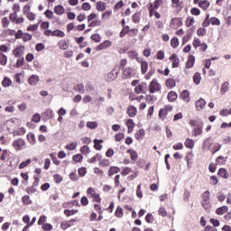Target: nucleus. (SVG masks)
Listing matches in <instances>:
<instances>
[{
	"label": "nucleus",
	"instance_id": "6e6d98bb",
	"mask_svg": "<svg viewBox=\"0 0 231 231\" xmlns=\"http://www.w3.org/2000/svg\"><path fill=\"white\" fill-rule=\"evenodd\" d=\"M32 163L31 159H27L25 162H23L19 164V169H24V167H28Z\"/></svg>",
	"mask_w": 231,
	"mask_h": 231
},
{
	"label": "nucleus",
	"instance_id": "de8ad7c7",
	"mask_svg": "<svg viewBox=\"0 0 231 231\" xmlns=\"http://www.w3.org/2000/svg\"><path fill=\"white\" fill-rule=\"evenodd\" d=\"M209 23L213 25V26H219L221 24V22L219 21L218 18L216 17H211L209 19Z\"/></svg>",
	"mask_w": 231,
	"mask_h": 231
},
{
	"label": "nucleus",
	"instance_id": "393cba45",
	"mask_svg": "<svg viewBox=\"0 0 231 231\" xmlns=\"http://www.w3.org/2000/svg\"><path fill=\"white\" fill-rule=\"evenodd\" d=\"M58 46L60 50H68L69 48V43H68V42L65 40H61L59 42Z\"/></svg>",
	"mask_w": 231,
	"mask_h": 231
},
{
	"label": "nucleus",
	"instance_id": "f704fd0d",
	"mask_svg": "<svg viewBox=\"0 0 231 231\" xmlns=\"http://www.w3.org/2000/svg\"><path fill=\"white\" fill-rule=\"evenodd\" d=\"M166 87L169 89H172V88L176 87V81L174 79H167L166 80Z\"/></svg>",
	"mask_w": 231,
	"mask_h": 231
},
{
	"label": "nucleus",
	"instance_id": "13d9d810",
	"mask_svg": "<svg viewBox=\"0 0 231 231\" xmlns=\"http://www.w3.org/2000/svg\"><path fill=\"white\" fill-rule=\"evenodd\" d=\"M129 30H130L129 25L125 26L123 28V30L121 31L119 36L120 37H125V35H127V33H129Z\"/></svg>",
	"mask_w": 231,
	"mask_h": 231
},
{
	"label": "nucleus",
	"instance_id": "e2e57ef3",
	"mask_svg": "<svg viewBox=\"0 0 231 231\" xmlns=\"http://www.w3.org/2000/svg\"><path fill=\"white\" fill-rule=\"evenodd\" d=\"M22 39H23V42H28V41H32V34H30L28 32H23V36Z\"/></svg>",
	"mask_w": 231,
	"mask_h": 231
},
{
	"label": "nucleus",
	"instance_id": "b1692460",
	"mask_svg": "<svg viewBox=\"0 0 231 231\" xmlns=\"http://www.w3.org/2000/svg\"><path fill=\"white\" fill-rule=\"evenodd\" d=\"M120 172V168L116 166H110L108 170V176H114V174H118Z\"/></svg>",
	"mask_w": 231,
	"mask_h": 231
},
{
	"label": "nucleus",
	"instance_id": "1a4fd4ad",
	"mask_svg": "<svg viewBox=\"0 0 231 231\" xmlns=\"http://www.w3.org/2000/svg\"><path fill=\"white\" fill-rule=\"evenodd\" d=\"M113 46V43L110 41H105L102 43H100L97 48V51H102V50H107V48H111Z\"/></svg>",
	"mask_w": 231,
	"mask_h": 231
},
{
	"label": "nucleus",
	"instance_id": "680f3d73",
	"mask_svg": "<svg viewBox=\"0 0 231 231\" xmlns=\"http://www.w3.org/2000/svg\"><path fill=\"white\" fill-rule=\"evenodd\" d=\"M194 23H195L194 17H189V18H187V21H186V26L188 28H190V26L194 25Z\"/></svg>",
	"mask_w": 231,
	"mask_h": 231
},
{
	"label": "nucleus",
	"instance_id": "ea45409f",
	"mask_svg": "<svg viewBox=\"0 0 231 231\" xmlns=\"http://www.w3.org/2000/svg\"><path fill=\"white\" fill-rule=\"evenodd\" d=\"M14 134H15L16 136H23V135L26 134V128H24V127L18 128V129L14 132Z\"/></svg>",
	"mask_w": 231,
	"mask_h": 231
},
{
	"label": "nucleus",
	"instance_id": "bb28decb",
	"mask_svg": "<svg viewBox=\"0 0 231 231\" xmlns=\"http://www.w3.org/2000/svg\"><path fill=\"white\" fill-rule=\"evenodd\" d=\"M102 160V154H96L95 156L91 157L88 160V163H97V162H100Z\"/></svg>",
	"mask_w": 231,
	"mask_h": 231
},
{
	"label": "nucleus",
	"instance_id": "a19ab883",
	"mask_svg": "<svg viewBox=\"0 0 231 231\" xmlns=\"http://www.w3.org/2000/svg\"><path fill=\"white\" fill-rule=\"evenodd\" d=\"M75 91H78L79 93H84L86 91V88H84V84L80 83L74 87Z\"/></svg>",
	"mask_w": 231,
	"mask_h": 231
},
{
	"label": "nucleus",
	"instance_id": "f257e3e1",
	"mask_svg": "<svg viewBox=\"0 0 231 231\" xmlns=\"http://www.w3.org/2000/svg\"><path fill=\"white\" fill-rule=\"evenodd\" d=\"M201 205L203 208L210 212V209L212 208V202H210V191L206 190L202 195H201Z\"/></svg>",
	"mask_w": 231,
	"mask_h": 231
},
{
	"label": "nucleus",
	"instance_id": "79ce46f5",
	"mask_svg": "<svg viewBox=\"0 0 231 231\" xmlns=\"http://www.w3.org/2000/svg\"><path fill=\"white\" fill-rule=\"evenodd\" d=\"M193 80L195 84L199 86V84H200L201 82V74H199V72L195 73V75L193 76Z\"/></svg>",
	"mask_w": 231,
	"mask_h": 231
},
{
	"label": "nucleus",
	"instance_id": "423d86ee",
	"mask_svg": "<svg viewBox=\"0 0 231 231\" xmlns=\"http://www.w3.org/2000/svg\"><path fill=\"white\" fill-rule=\"evenodd\" d=\"M135 75H136V71L134 70V69L131 67L125 68L123 70V77L125 79H132V77H134Z\"/></svg>",
	"mask_w": 231,
	"mask_h": 231
},
{
	"label": "nucleus",
	"instance_id": "864d4df0",
	"mask_svg": "<svg viewBox=\"0 0 231 231\" xmlns=\"http://www.w3.org/2000/svg\"><path fill=\"white\" fill-rule=\"evenodd\" d=\"M81 154H89L91 152V150L89 149V146L84 145L80 148Z\"/></svg>",
	"mask_w": 231,
	"mask_h": 231
},
{
	"label": "nucleus",
	"instance_id": "9d476101",
	"mask_svg": "<svg viewBox=\"0 0 231 231\" xmlns=\"http://www.w3.org/2000/svg\"><path fill=\"white\" fill-rule=\"evenodd\" d=\"M126 113L128 115V116H130V118H134V116H136L138 110L136 109V107L134 106H129Z\"/></svg>",
	"mask_w": 231,
	"mask_h": 231
},
{
	"label": "nucleus",
	"instance_id": "aec40b11",
	"mask_svg": "<svg viewBox=\"0 0 231 231\" xmlns=\"http://www.w3.org/2000/svg\"><path fill=\"white\" fill-rule=\"evenodd\" d=\"M131 156V160L133 162H136L138 160V152L133 149H129L126 152Z\"/></svg>",
	"mask_w": 231,
	"mask_h": 231
},
{
	"label": "nucleus",
	"instance_id": "2eb2a0df",
	"mask_svg": "<svg viewBox=\"0 0 231 231\" xmlns=\"http://www.w3.org/2000/svg\"><path fill=\"white\" fill-rule=\"evenodd\" d=\"M9 106H5V113H14L15 111V101H8Z\"/></svg>",
	"mask_w": 231,
	"mask_h": 231
},
{
	"label": "nucleus",
	"instance_id": "5fc2aeb1",
	"mask_svg": "<svg viewBox=\"0 0 231 231\" xmlns=\"http://www.w3.org/2000/svg\"><path fill=\"white\" fill-rule=\"evenodd\" d=\"M162 4H163V0H155L152 5V9L158 10V8H160V6H162Z\"/></svg>",
	"mask_w": 231,
	"mask_h": 231
},
{
	"label": "nucleus",
	"instance_id": "2f4dec72",
	"mask_svg": "<svg viewBox=\"0 0 231 231\" xmlns=\"http://www.w3.org/2000/svg\"><path fill=\"white\" fill-rule=\"evenodd\" d=\"M177 98H178V94H176V92H174V91L169 92V94H168L169 102H174L177 100Z\"/></svg>",
	"mask_w": 231,
	"mask_h": 231
},
{
	"label": "nucleus",
	"instance_id": "338daca9",
	"mask_svg": "<svg viewBox=\"0 0 231 231\" xmlns=\"http://www.w3.org/2000/svg\"><path fill=\"white\" fill-rule=\"evenodd\" d=\"M46 45H44V43H37L35 45V50L36 51H42V50H45Z\"/></svg>",
	"mask_w": 231,
	"mask_h": 231
},
{
	"label": "nucleus",
	"instance_id": "6ab92c4d",
	"mask_svg": "<svg viewBox=\"0 0 231 231\" xmlns=\"http://www.w3.org/2000/svg\"><path fill=\"white\" fill-rule=\"evenodd\" d=\"M196 62V57L193 55H190L186 62V68L190 69L194 66V63Z\"/></svg>",
	"mask_w": 231,
	"mask_h": 231
},
{
	"label": "nucleus",
	"instance_id": "7c9ffc66",
	"mask_svg": "<svg viewBox=\"0 0 231 231\" xmlns=\"http://www.w3.org/2000/svg\"><path fill=\"white\" fill-rule=\"evenodd\" d=\"M199 8H202V10H207L208 6H210V2L207 0L199 1Z\"/></svg>",
	"mask_w": 231,
	"mask_h": 231
},
{
	"label": "nucleus",
	"instance_id": "0e129e2a",
	"mask_svg": "<svg viewBox=\"0 0 231 231\" xmlns=\"http://www.w3.org/2000/svg\"><path fill=\"white\" fill-rule=\"evenodd\" d=\"M77 143H69V144H67L66 145V149L68 151H75L77 149Z\"/></svg>",
	"mask_w": 231,
	"mask_h": 231
},
{
	"label": "nucleus",
	"instance_id": "f3484780",
	"mask_svg": "<svg viewBox=\"0 0 231 231\" xmlns=\"http://www.w3.org/2000/svg\"><path fill=\"white\" fill-rule=\"evenodd\" d=\"M39 80H40L39 76L32 75L29 78V84H30V86H37Z\"/></svg>",
	"mask_w": 231,
	"mask_h": 231
},
{
	"label": "nucleus",
	"instance_id": "e433bc0d",
	"mask_svg": "<svg viewBox=\"0 0 231 231\" xmlns=\"http://www.w3.org/2000/svg\"><path fill=\"white\" fill-rule=\"evenodd\" d=\"M65 33H64V32H62V31H60V30H59V29H57V30H55V31H52V37H65Z\"/></svg>",
	"mask_w": 231,
	"mask_h": 231
},
{
	"label": "nucleus",
	"instance_id": "412c9836",
	"mask_svg": "<svg viewBox=\"0 0 231 231\" xmlns=\"http://www.w3.org/2000/svg\"><path fill=\"white\" fill-rule=\"evenodd\" d=\"M64 12H66V10L62 5H56L54 7V14H56L57 15H64Z\"/></svg>",
	"mask_w": 231,
	"mask_h": 231
},
{
	"label": "nucleus",
	"instance_id": "c9c22d12",
	"mask_svg": "<svg viewBox=\"0 0 231 231\" xmlns=\"http://www.w3.org/2000/svg\"><path fill=\"white\" fill-rule=\"evenodd\" d=\"M96 8L97 12H104V10H106V4L104 2H97Z\"/></svg>",
	"mask_w": 231,
	"mask_h": 231
},
{
	"label": "nucleus",
	"instance_id": "c85d7f7f",
	"mask_svg": "<svg viewBox=\"0 0 231 231\" xmlns=\"http://www.w3.org/2000/svg\"><path fill=\"white\" fill-rule=\"evenodd\" d=\"M147 69H149V62L147 61H141V71L143 75L147 73Z\"/></svg>",
	"mask_w": 231,
	"mask_h": 231
},
{
	"label": "nucleus",
	"instance_id": "49530a36",
	"mask_svg": "<svg viewBox=\"0 0 231 231\" xmlns=\"http://www.w3.org/2000/svg\"><path fill=\"white\" fill-rule=\"evenodd\" d=\"M217 199L220 203H223V201H225V199H226V196L222 191H219L218 193H217Z\"/></svg>",
	"mask_w": 231,
	"mask_h": 231
},
{
	"label": "nucleus",
	"instance_id": "cd10ccee",
	"mask_svg": "<svg viewBox=\"0 0 231 231\" xmlns=\"http://www.w3.org/2000/svg\"><path fill=\"white\" fill-rule=\"evenodd\" d=\"M185 147H187V149H194V140L190 139V138H187L185 143H184Z\"/></svg>",
	"mask_w": 231,
	"mask_h": 231
},
{
	"label": "nucleus",
	"instance_id": "dca6fc26",
	"mask_svg": "<svg viewBox=\"0 0 231 231\" xmlns=\"http://www.w3.org/2000/svg\"><path fill=\"white\" fill-rule=\"evenodd\" d=\"M118 73L119 71L114 69L110 73H108L107 80H109V82L115 80V79L118 77Z\"/></svg>",
	"mask_w": 231,
	"mask_h": 231
},
{
	"label": "nucleus",
	"instance_id": "69168bd1",
	"mask_svg": "<svg viewBox=\"0 0 231 231\" xmlns=\"http://www.w3.org/2000/svg\"><path fill=\"white\" fill-rule=\"evenodd\" d=\"M32 122H34L35 124H39V122H41V115L34 114L32 117Z\"/></svg>",
	"mask_w": 231,
	"mask_h": 231
},
{
	"label": "nucleus",
	"instance_id": "c756f323",
	"mask_svg": "<svg viewBox=\"0 0 231 231\" xmlns=\"http://www.w3.org/2000/svg\"><path fill=\"white\" fill-rule=\"evenodd\" d=\"M102 143H104V140H94V147L97 151H102Z\"/></svg>",
	"mask_w": 231,
	"mask_h": 231
},
{
	"label": "nucleus",
	"instance_id": "c03bdc74",
	"mask_svg": "<svg viewBox=\"0 0 231 231\" xmlns=\"http://www.w3.org/2000/svg\"><path fill=\"white\" fill-rule=\"evenodd\" d=\"M145 136V131L143 129H140L136 134H135V138L136 140H142Z\"/></svg>",
	"mask_w": 231,
	"mask_h": 231
},
{
	"label": "nucleus",
	"instance_id": "4c0bfd02",
	"mask_svg": "<svg viewBox=\"0 0 231 231\" xmlns=\"http://www.w3.org/2000/svg\"><path fill=\"white\" fill-rule=\"evenodd\" d=\"M115 216L116 217H124V208L118 206L116 210Z\"/></svg>",
	"mask_w": 231,
	"mask_h": 231
},
{
	"label": "nucleus",
	"instance_id": "a211bd4d",
	"mask_svg": "<svg viewBox=\"0 0 231 231\" xmlns=\"http://www.w3.org/2000/svg\"><path fill=\"white\" fill-rule=\"evenodd\" d=\"M42 116L46 120H50V119L53 118V116H54L53 110H51V109L45 110L42 114Z\"/></svg>",
	"mask_w": 231,
	"mask_h": 231
},
{
	"label": "nucleus",
	"instance_id": "20e7f679",
	"mask_svg": "<svg viewBox=\"0 0 231 231\" xmlns=\"http://www.w3.org/2000/svg\"><path fill=\"white\" fill-rule=\"evenodd\" d=\"M171 28H173V30H178L180 26H183V18L181 17H175L172 18L170 23Z\"/></svg>",
	"mask_w": 231,
	"mask_h": 231
},
{
	"label": "nucleus",
	"instance_id": "473e14b6",
	"mask_svg": "<svg viewBox=\"0 0 231 231\" xmlns=\"http://www.w3.org/2000/svg\"><path fill=\"white\" fill-rule=\"evenodd\" d=\"M86 126L88 129H97V127H98V123L96 121H88L87 122Z\"/></svg>",
	"mask_w": 231,
	"mask_h": 231
},
{
	"label": "nucleus",
	"instance_id": "9b49d317",
	"mask_svg": "<svg viewBox=\"0 0 231 231\" xmlns=\"http://www.w3.org/2000/svg\"><path fill=\"white\" fill-rule=\"evenodd\" d=\"M203 134V122L199 123V125H198L197 128H193L192 135L193 136H199Z\"/></svg>",
	"mask_w": 231,
	"mask_h": 231
},
{
	"label": "nucleus",
	"instance_id": "052dcab7",
	"mask_svg": "<svg viewBox=\"0 0 231 231\" xmlns=\"http://www.w3.org/2000/svg\"><path fill=\"white\" fill-rule=\"evenodd\" d=\"M2 26L3 28H8V26H10V20H8V17H4L2 19Z\"/></svg>",
	"mask_w": 231,
	"mask_h": 231
},
{
	"label": "nucleus",
	"instance_id": "603ef678",
	"mask_svg": "<svg viewBox=\"0 0 231 231\" xmlns=\"http://www.w3.org/2000/svg\"><path fill=\"white\" fill-rule=\"evenodd\" d=\"M226 91H228V82H224L222 84L220 93L221 95H225Z\"/></svg>",
	"mask_w": 231,
	"mask_h": 231
},
{
	"label": "nucleus",
	"instance_id": "6e6552de",
	"mask_svg": "<svg viewBox=\"0 0 231 231\" xmlns=\"http://www.w3.org/2000/svg\"><path fill=\"white\" fill-rule=\"evenodd\" d=\"M205 106H207V101L201 97L195 102L196 111H202Z\"/></svg>",
	"mask_w": 231,
	"mask_h": 231
},
{
	"label": "nucleus",
	"instance_id": "8fccbe9b",
	"mask_svg": "<svg viewBox=\"0 0 231 231\" xmlns=\"http://www.w3.org/2000/svg\"><path fill=\"white\" fill-rule=\"evenodd\" d=\"M171 48H178V46H180V41L177 37H174L171 40Z\"/></svg>",
	"mask_w": 231,
	"mask_h": 231
},
{
	"label": "nucleus",
	"instance_id": "a878e982",
	"mask_svg": "<svg viewBox=\"0 0 231 231\" xmlns=\"http://www.w3.org/2000/svg\"><path fill=\"white\" fill-rule=\"evenodd\" d=\"M27 140L31 145H35L37 141L35 140V134L33 133L27 134Z\"/></svg>",
	"mask_w": 231,
	"mask_h": 231
},
{
	"label": "nucleus",
	"instance_id": "f03ea898",
	"mask_svg": "<svg viewBox=\"0 0 231 231\" xmlns=\"http://www.w3.org/2000/svg\"><path fill=\"white\" fill-rule=\"evenodd\" d=\"M12 146L15 151H23L26 149V141L23 138L16 139L13 142Z\"/></svg>",
	"mask_w": 231,
	"mask_h": 231
},
{
	"label": "nucleus",
	"instance_id": "5701e85b",
	"mask_svg": "<svg viewBox=\"0 0 231 231\" xmlns=\"http://www.w3.org/2000/svg\"><path fill=\"white\" fill-rule=\"evenodd\" d=\"M226 212H228V207L226 206H222L216 210V214H217V216H223V214H226Z\"/></svg>",
	"mask_w": 231,
	"mask_h": 231
},
{
	"label": "nucleus",
	"instance_id": "72a5a7b5",
	"mask_svg": "<svg viewBox=\"0 0 231 231\" xmlns=\"http://www.w3.org/2000/svg\"><path fill=\"white\" fill-rule=\"evenodd\" d=\"M7 62H8V57H6V55L3 54V52H0V65L6 66Z\"/></svg>",
	"mask_w": 231,
	"mask_h": 231
},
{
	"label": "nucleus",
	"instance_id": "3c124183",
	"mask_svg": "<svg viewBox=\"0 0 231 231\" xmlns=\"http://www.w3.org/2000/svg\"><path fill=\"white\" fill-rule=\"evenodd\" d=\"M110 163L111 162L107 159H100L99 161V165L101 167H109Z\"/></svg>",
	"mask_w": 231,
	"mask_h": 231
},
{
	"label": "nucleus",
	"instance_id": "ddd939ff",
	"mask_svg": "<svg viewBox=\"0 0 231 231\" xmlns=\"http://www.w3.org/2000/svg\"><path fill=\"white\" fill-rule=\"evenodd\" d=\"M170 60H171V66L172 68H178L180 66V58H178V55L172 54L170 57Z\"/></svg>",
	"mask_w": 231,
	"mask_h": 231
},
{
	"label": "nucleus",
	"instance_id": "4be33fe9",
	"mask_svg": "<svg viewBox=\"0 0 231 231\" xmlns=\"http://www.w3.org/2000/svg\"><path fill=\"white\" fill-rule=\"evenodd\" d=\"M226 160H228V157L220 155L216 159V163L217 165H226Z\"/></svg>",
	"mask_w": 231,
	"mask_h": 231
},
{
	"label": "nucleus",
	"instance_id": "4468645a",
	"mask_svg": "<svg viewBox=\"0 0 231 231\" xmlns=\"http://www.w3.org/2000/svg\"><path fill=\"white\" fill-rule=\"evenodd\" d=\"M180 97L181 98V100H183L184 102H190V93L189 92V90H184L180 93Z\"/></svg>",
	"mask_w": 231,
	"mask_h": 231
},
{
	"label": "nucleus",
	"instance_id": "37998d69",
	"mask_svg": "<svg viewBox=\"0 0 231 231\" xmlns=\"http://www.w3.org/2000/svg\"><path fill=\"white\" fill-rule=\"evenodd\" d=\"M12 85V79H10L9 78H5L2 81V86L4 88H10V86Z\"/></svg>",
	"mask_w": 231,
	"mask_h": 231
},
{
	"label": "nucleus",
	"instance_id": "bf43d9fd",
	"mask_svg": "<svg viewBox=\"0 0 231 231\" xmlns=\"http://www.w3.org/2000/svg\"><path fill=\"white\" fill-rule=\"evenodd\" d=\"M25 15L29 21H35V19H37V14L32 12L26 14Z\"/></svg>",
	"mask_w": 231,
	"mask_h": 231
},
{
	"label": "nucleus",
	"instance_id": "f8f14e48",
	"mask_svg": "<svg viewBox=\"0 0 231 231\" xmlns=\"http://www.w3.org/2000/svg\"><path fill=\"white\" fill-rule=\"evenodd\" d=\"M217 174L220 178H223L224 180H228V178H230V174L225 168H220L217 171Z\"/></svg>",
	"mask_w": 231,
	"mask_h": 231
},
{
	"label": "nucleus",
	"instance_id": "58836bf2",
	"mask_svg": "<svg viewBox=\"0 0 231 231\" xmlns=\"http://www.w3.org/2000/svg\"><path fill=\"white\" fill-rule=\"evenodd\" d=\"M72 160L76 163H80V162H82V160H84V156L80 153H78L72 157Z\"/></svg>",
	"mask_w": 231,
	"mask_h": 231
},
{
	"label": "nucleus",
	"instance_id": "0eeeda50",
	"mask_svg": "<svg viewBox=\"0 0 231 231\" xmlns=\"http://www.w3.org/2000/svg\"><path fill=\"white\" fill-rule=\"evenodd\" d=\"M134 91L137 95H140L141 93L144 94L145 91H147V84L145 82H142L135 87Z\"/></svg>",
	"mask_w": 231,
	"mask_h": 231
},
{
	"label": "nucleus",
	"instance_id": "774afa93",
	"mask_svg": "<svg viewBox=\"0 0 231 231\" xmlns=\"http://www.w3.org/2000/svg\"><path fill=\"white\" fill-rule=\"evenodd\" d=\"M128 55L130 59H133V60L138 59V52H136V51H130L128 52Z\"/></svg>",
	"mask_w": 231,
	"mask_h": 231
},
{
	"label": "nucleus",
	"instance_id": "09e8293b",
	"mask_svg": "<svg viewBox=\"0 0 231 231\" xmlns=\"http://www.w3.org/2000/svg\"><path fill=\"white\" fill-rule=\"evenodd\" d=\"M77 212H79L78 209H72V210L65 209L64 210V214H65V216H67V217H69L70 216H75V214H77Z\"/></svg>",
	"mask_w": 231,
	"mask_h": 231
},
{
	"label": "nucleus",
	"instance_id": "4d7b16f0",
	"mask_svg": "<svg viewBox=\"0 0 231 231\" xmlns=\"http://www.w3.org/2000/svg\"><path fill=\"white\" fill-rule=\"evenodd\" d=\"M78 173H79V176H80L81 178H84V176H86V174H88V170L84 167L79 168L78 170Z\"/></svg>",
	"mask_w": 231,
	"mask_h": 231
},
{
	"label": "nucleus",
	"instance_id": "39448f33",
	"mask_svg": "<svg viewBox=\"0 0 231 231\" xmlns=\"http://www.w3.org/2000/svg\"><path fill=\"white\" fill-rule=\"evenodd\" d=\"M24 50H25L24 45H20V46L16 47V48L13 51V55H14L16 59L23 58V56L24 55Z\"/></svg>",
	"mask_w": 231,
	"mask_h": 231
},
{
	"label": "nucleus",
	"instance_id": "7ed1b4c3",
	"mask_svg": "<svg viewBox=\"0 0 231 231\" xmlns=\"http://www.w3.org/2000/svg\"><path fill=\"white\" fill-rule=\"evenodd\" d=\"M161 89H162V85L158 83V79H152L148 87L149 93H156L158 91H161Z\"/></svg>",
	"mask_w": 231,
	"mask_h": 231
},
{
	"label": "nucleus",
	"instance_id": "a18cd8bd",
	"mask_svg": "<svg viewBox=\"0 0 231 231\" xmlns=\"http://www.w3.org/2000/svg\"><path fill=\"white\" fill-rule=\"evenodd\" d=\"M22 203H23V205H32V199H30V196L24 195L22 198Z\"/></svg>",
	"mask_w": 231,
	"mask_h": 231
}]
</instances>
